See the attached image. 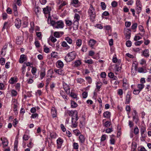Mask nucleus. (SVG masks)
I'll list each match as a JSON object with an SVG mask.
<instances>
[{
	"instance_id": "obj_1",
	"label": "nucleus",
	"mask_w": 151,
	"mask_h": 151,
	"mask_svg": "<svg viewBox=\"0 0 151 151\" xmlns=\"http://www.w3.org/2000/svg\"><path fill=\"white\" fill-rule=\"evenodd\" d=\"M76 55V53L74 51L69 53L65 57V60L67 62H70L75 58Z\"/></svg>"
},
{
	"instance_id": "obj_2",
	"label": "nucleus",
	"mask_w": 151,
	"mask_h": 151,
	"mask_svg": "<svg viewBox=\"0 0 151 151\" xmlns=\"http://www.w3.org/2000/svg\"><path fill=\"white\" fill-rule=\"evenodd\" d=\"M88 12L91 19H94L96 16L95 9L92 5H91L88 10Z\"/></svg>"
},
{
	"instance_id": "obj_3",
	"label": "nucleus",
	"mask_w": 151,
	"mask_h": 151,
	"mask_svg": "<svg viewBox=\"0 0 151 151\" xmlns=\"http://www.w3.org/2000/svg\"><path fill=\"white\" fill-rule=\"evenodd\" d=\"M67 113L69 116H72L71 118H73V120L75 119L76 120H78V112L76 110L68 111Z\"/></svg>"
},
{
	"instance_id": "obj_4",
	"label": "nucleus",
	"mask_w": 151,
	"mask_h": 151,
	"mask_svg": "<svg viewBox=\"0 0 151 151\" xmlns=\"http://www.w3.org/2000/svg\"><path fill=\"white\" fill-rule=\"evenodd\" d=\"M132 115L133 120L136 123H137L139 120V119L138 113L135 110L133 109L132 111Z\"/></svg>"
},
{
	"instance_id": "obj_5",
	"label": "nucleus",
	"mask_w": 151,
	"mask_h": 151,
	"mask_svg": "<svg viewBox=\"0 0 151 151\" xmlns=\"http://www.w3.org/2000/svg\"><path fill=\"white\" fill-rule=\"evenodd\" d=\"M63 86L67 94H69L70 93V88L69 85L65 83H63Z\"/></svg>"
},
{
	"instance_id": "obj_6",
	"label": "nucleus",
	"mask_w": 151,
	"mask_h": 151,
	"mask_svg": "<svg viewBox=\"0 0 151 151\" xmlns=\"http://www.w3.org/2000/svg\"><path fill=\"white\" fill-rule=\"evenodd\" d=\"M63 141V139L60 137H59L57 139V149L61 148Z\"/></svg>"
},
{
	"instance_id": "obj_7",
	"label": "nucleus",
	"mask_w": 151,
	"mask_h": 151,
	"mask_svg": "<svg viewBox=\"0 0 151 151\" xmlns=\"http://www.w3.org/2000/svg\"><path fill=\"white\" fill-rule=\"evenodd\" d=\"M131 96L130 93L128 92L126 96L125 104H129L130 102Z\"/></svg>"
},
{
	"instance_id": "obj_8",
	"label": "nucleus",
	"mask_w": 151,
	"mask_h": 151,
	"mask_svg": "<svg viewBox=\"0 0 151 151\" xmlns=\"http://www.w3.org/2000/svg\"><path fill=\"white\" fill-rule=\"evenodd\" d=\"M21 25V20L19 18H17L15 20V25L17 28H19Z\"/></svg>"
},
{
	"instance_id": "obj_9",
	"label": "nucleus",
	"mask_w": 151,
	"mask_h": 151,
	"mask_svg": "<svg viewBox=\"0 0 151 151\" xmlns=\"http://www.w3.org/2000/svg\"><path fill=\"white\" fill-rule=\"evenodd\" d=\"M64 26V22L62 20L57 21V29H63Z\"/></svg>"
},
{
	"instance_id": "obj_10",
	"label": "nucleus",
	"mask_w": 151,
	"mask_h": 151,
	"mask_svg": "<svg viewBox=\"0 0 151 151\" xmlns=\"http://www.w3.org/2000/svg\"><path fill=\"white\" fill-rule=\"evenodd\" d=\"M54 36L55 37H57V32H54L53 36L52 34L49 38V39L53 42H55L56 41V39L55 38Z\"/></svg>"
},
{
	"instance_id": "obj_11",
	"label": "nucleus",
	"mask_w": 151,
	"mask_h": 151,
	"mask_svg": "<svg viewBox=\"0 0 151 151\" xmlns=\"http://www.w3.org/2000/svg\"><path fill=\"white\" fill-rule=\"evenodd\" d=\"M1 140L2 141V143L3 145V147L4 148L5 147L7 146L8 145V140L6 139L5 138H1Z\"/></svg>"
},
{
	"instance_id": "obj_12",
	"label": "nucleus",
	"mask_w": 151,
	"mask_h": 151,
	"mask_svg": "<svg viewBox=\"0 0 151 151\" xmlns=\"http://www.w3.org/2000/svg\"><path fill=\"white\" fill-rule=\"evenodd\" d=\"M27 58L25 55L23 54L20 56L19 62L21 63H23L24 61L27 60Z\"/></svg>"
},
{
	"instance_id": "obj_13",
	"label": "nucleus",
	"mask_w": 151,
	"mask_h": 151,
	"mask_svg": "<svg viewBox=\"0 0 151 151\" xmlns=\"http://www.w3.org/2000/svg\"><path fill=\"white\" fill-rule=\"evenodd\" d=\"M96 43V41L93 39H91L88 42V45L91 47L93 48L94 45Z\"/></svg>"
},
{
	"instance_id": "obj_14",
	"label": "nucleus",
	"mask_w": 151,
	"mask_h": 151,
	"mask_svg": "<svg viewBox=\"0 0 151 151\" xmlns=\"http://www.w3.org/2000/svg\"><path fill=\"white\" fill-rule=\"evenodd\" d=\"M76 119L73 120V118H71L72 125L71 127L72 128H76L78 126V122Z\"/></svg>"
},
{
	"instance_id": "obj_15",
	"label": "nucleus",
	"mask_w": 151,
	"mask_h": 151,
	"mask_svg": "<svg viewBox=\"0 0 151 151\" xmlns=\"http://www.w3.org/2000/svg\"><path fill=\"white\" fill-rule=\"evenodd\" d=\"M17 81V78L16 77H13L11 78L9 82L11 84H13L16 83Z\"/></svg>"
},
{
	"instance_id": "obj_16",
	"label": "nucleus",
	"mask_w": 151,
	"mask_h": 151,
	"mask_svg": "<svg viewBox=\"0 0 151 151\" xmlns=\"http://www.w3.org/2000/svg\"><path fill=\"white\" fill-rule=\"evenodd\" d=\"M79 24V22H78L74 21V22H73V27L74 30H77L78 29Z\"/></svg>"
},
{
	"instance_id": "obj_17",
	"label": "nucleus",
	"mask_w": 151,
	"mask_h": 151,
	"mask_svg": "<svg viewBox=\"0 0 151 151\" xmlns=\"http://www.w3.org/2000/svg\"><path fill=\"white\" fill-rule=\"evenodd\" d=\"M50 11V8L48 6H47L46 7L44 8L43 9V12L45 14H49Z\"/></svg>"
},
{
	"instance_id": "obj_18",
	"label": "nucleus",
	"mask_w": 151,
	"mask_h": 151,
	"mask_svg": "<svg viewBox=\"0 0 151 151\" xmlns=\"http://www.w3.org/2000/svg\"><path fill=\"white\" fill-rule=\"evenodd\" d=\"M51 114L52 117L53 118L56 117L57 116V112L55 108L54 107H52L51 109Z\"/></svg>"
},
{
	"instance_id": "obj_19",
	"label": "nucleus",
	"mask_w": 151,
	"mask_h": 151,
	"mask_svg": "<svg viewBox=\"0 0 151 151\" xmlns=\"http://www.w3.org/2000/svg\"><path fill=\"white\" fill-rule=\"evenodd\" d=\"M22 42V39L21 37H18L16 38V43L17 44L20 45Z\"/></svg>"
},
{
	"instance_id": "obj_20",
	"label": "nucleus",
	"mask_w": 151,
	"mask_h": 151,
	"mask_svg": "<svg viewBox=\"0 0 151 151\" xmlns=\"http://www.w3.org/2000/svg\"><path fill=\"white\" fill-rule=\"evenodd\" d=\"M149 51L148 49H145L143 52V55L146 58H148L149 57Z\"/></svg>"
},
{
	"instance_id": "obj_21",
	"label": "nucleus",
	"mask_w": 151,
	"mask_h": 151,
	"mask_svg": "<svg viewBox=\"0 0 151 151\" xmlns=\"http://www.w3.org/2000/svg\"><path fill=\"white\" fill-rule=\"evenodd\" d=\"M111 113L109 111H106L103 113L104 116L107 118H110L111 116Z\"/></svg>"
},
{
	"instance_id": "obj_22",
	"label": "nucleus",
	"mask_w": 151,
	"mask_h": 151,
	"mask_svg": "<svg viewBox=\"0 0 151 151\" xmlns=\"http://www.w3.org/2000/svg\"><path fill=\"white\" fill-rule=\"evenodd\" d=\"M79 142L81 143H83L85 142V138L84 136L82 134L80 135L79 137Z\"/></svg>"
},
{
	"instance_id": "obj_23",
	"label": "nucleus",
	"mask_w": 151,
	"mask_h": 151,
	"mask_svg": "<svg viewBox=\"0 0 151 151\" xmlns=\"http://www.w3.org/2000/svg\"><path fill=\"white\" fill-rule=\"evenodd\" d=\"M80 18V17L79 15L77 13H75L74 17V21L79 22Z\"/></svg>"
},
{
	"instance_id": "obj_24",
	"label": "nucleus",
	"mask_w": 151,
	"mask_h": 151,
	"mask_svg": "<svg viewBox=\"0 0 151 151\" xmlns=\"http://www.w3.org/2000/svg\"><path fill=\"white\" fill-rule=\"evenodd\" d=\"M65 21V23L67 26H70L72 25L73 23L71 20L66 19Z\"/></svg>"
},
{
	"instance_id": "obj_25",
	"label": "nucleus",
	"mask_w": 151,
	"mask_h": 151,
	"mask_svg": "<svg viewBox=\"0 0 151 151\" xmlns=\"http://www.w3.org/2000/svg\"><path fill=\"white\" fill-rule=\"evenodd\" d=\"M53 71L52 70H50L48 71L47 73V77H50L52 78L53 77Z\"/></svg>"
},
{
	"instance_id": "obj_26",
	"label": "nucleus",
	"mask_w": 151,
	"mask_h": 151,
	"mask_svg": "<svg viewBox=\"0 0 151 151\" xmlns=\"http://www.w3.org/2000/svg\"><path fill=\"white\" fill-rule=\"evenodd\" d=\"M61 45L64 47H66L67 50L69 49L70 48V46L68 45L67 43L65 41H63L61 44Z\"/></svg>"
},
{
	"instance_id": "obj_27",
	"label": "nucleus",
	"mask_w": 151,
	"mask_h": 151,
	"mask_svg": "<svg viewBox=\"0 0 151 151\" xmlns=\"http://www.w3.org/2000/svg\"><path fill=\"white\" fill-rule=\"evenodd\" d=\"M57 63L58 65L59 68H62L63 67V63L61 60H59L57 61Z\"/></svg>"
},
{
	"instance_id": "obj_28",
	"label": "nucleus",
	"mask_w": 151,
	"mask_h": 151,
	"mask_svg": "<svg viewBox=\"0 0 151 151\" xmlns=\"http://www.w3.org/2000/svg\"><path fill=\"white\" fill-rule=\"evenodd\" d=\"M142 6H136L135 8L136 12L138 14H139L141 12L142 10Z\"/></svg>"
},
{
	"instance_id": "obj_29",
	"label": "nucleus",
	"mask_w": 151,
	"mask_h": 151,
	"mask_svg": "<svg viewBox=\"0 0 151 151\" xmlns=\"http://www.w3.org/2000/svg\"><path fill=\"white\" fill-rule=\"evenodd\" d=\"M60 93L61 95L62 96V97L64 99H66V100H67V96L65 95L64 92L63 91H60Z\"/></svg>"
},
{
	"instance_id": "obj_30",
	"label": "nucleus",
	"mask_w": 151,
	"mask_h": 151,
	"mask_svg": "<svg viewBox=\"0 0 151 151\" xmlns=\"http://www.w3.org/2000/svg\"><path fill=\"white\" fill-rule=\"evenodd\" d=\"M141 137H140V140L141 141H145V138L147 137L146 133H143L141 134Z\"/></svg>"
},
{
	"instance_id": "obj_31",
	"label": "nucleus",
	"mask_w": 151,
	"mask_h": 151,
	"mask_svg": "<svg viewBox=\"0 0 151 151\" xmlns=\"http://www.w3.org/2000/svg\"><path fill=\"white\" fill-rule=\"evenodd\" d=\"M88 49V47L86 45H83L82 48L81 49V51L83 52H86L87 51Z\"/></svg>"
},
{
	"instance_id": "obj_32",
	"label": "nucleus",
	"mask_w": 151,
	"mask_h": 151,
	"mask_svg": "<svg viewBox=\"0 0 151 151\" xmlns=\"http://www.w3.org/2000/svg\"><path fill=\"white\" fill-rule=\"evenodd\" d=\"M50 23L54 28H57V22H55L54 20H51L50 19Z\"/></svg>"
},
{
	"instance_id": "obj_33",
	"label": "nucleus",
	"mask_w": 151,
	"mask_h": 151,
	"mask_svg": "<svg viewBox=\"0 0 151 151\" xmlns=\"http://www.w3.org/2000/svg\"><path fill=\"white\" fill-rule=\"evenodd\" d=\"M17 93L14 90H12L11 91V95L12 96H17Z\"/></svg>"
},
{
	"instance_id": "obj_34",
	"label": "nucleus",
	"mask_w": 151,
	"mask_h": 151,
	"mask_svg": "<svg viewBox=\"0 0 151 151\" xmlns=\"http://www.w3.org/2000/svg\"><path fill=\"white\" fill-rule=\"evenodd\" d=\"M65 40L69 44H71L73 41L69 37H65Z\"/></svg>"
},
{
	"instance_id": "obj_35",
	"label": "nucleus",
	"mask_w": 151,
	"mask_h": 151,
	"mask_svg": "<svg viewBox=\"0 0 151 151\" xmlns=\"http://www.w3.org/2000/svg\"><path fill=\"white\" fill-rule=\"evenodd\" d=\"M71 106L72 108H75L78 105L77 104L73 101H71Z\"/></svg>"
},
{
	"instance_id": "obj_36",
	"label": "nucleus",
	"mask_w": 151,
	"mask_h": 151,
	"mask_svg": "<svg viewBox=\"0 0 151 151\" xmlns=\"http://www.w3.org/2000/svg\"><path fill=\"white\" fill-rule=\"evenodd\" d=\"M82 44V40L80 39H78L76 42V45L78 47L81 46Z\"/></svg>"
},
{
	"instance_id": "obj_37",
	"label": "nucleus",
	"mask_w": 151,
	"mask_h": 151,
	"mask_svg": "<svg viewBox=\"0 0 151 151\" xmlns=\"http://www.w3.org/2000/svg\"><path fill=\"white\" fill-rule=\"evenodd\" d=\"M73 133L76 136H78L81 134L80 131L78 129H76L73 131Z\"/></svg>"
},
{
	"instance_id": "obj_38",
	"label": "nucleus",
	"mask_w": 151,
	"mask_h": 151,
	"mask_svg": "<svg viewBox=\"0 0 151 151\" xmlns=\"http://www.w3.org/2000/svg\"><path fill=\"white\" fill-rule=\"evenodd\" d=\"M26 66L24 65H23L21 68L22 73L23 75H24L26 71Z\"/></svg>"
},
{
	"instance_id": "obj_39",
	"label": "nucleus",
	"mask_w": 151,
	"mask_h": 151,
	"mask_svg": "<svg viewBox=\"0 0 151 151\" xmlns=\"http://www.w3.org/2000/svg\"><path fill=\"white\" fill-rule=\"evenodd\" d=\"M101 6L103 10H104L106 9V5L104 2H102L101 3Z\"/></svg>"
},
{
	"instance_id": "obj_40",
	"label": "nucleus",
	"mask_w": 151,
	"mask_h": 151,
	"mask_svg": "<svg viewBox=\"0 0 151 151\" xmlns=\"http://www.w3.org/2000/svg\"><path fill=\"white\" fill-rule=\"evenodd\" d=\"M144 86L143 84H139L137 85V87L140 91L144 88Z\"/></svg>"
},
{
	"instance_id": "obj_41",
	"label": "nucleus",
	"mask_w": 151,
	"mask_h": 151,
	"mask_svg": "<svg viewBox=\"0 0 151 151\" xmlns=\"http://www.w3.org/2000/svg\"><path fill=\"white\" fill-rule=\"evenodd\" d=\"M146 131L145 127L143 126H142L141 127L140 129V133L141 134H143L145 133V132Z\"/></svg>"
},
{
	"instance_id": "obj_42",
	"label": "nucleus",
	"mask_w": 151,
	"mask_h": 151,
	"mask_svg": "<svg viewBox=\"0 0 151 151\" xmlns=\"http://www.w3.org/2000/svg\"><path fill=\"white\" fill-rule=\"evenodd\" d=\"M69 94L71 97L74 99H76L77 97V95L75 93L71 92Z\"/></svg>"
},
{
	"instance_id": "obj_43",
	"label": "nucleus",
	"mask_w": 151,
	"mask_h": 151,
	"mask_svg": "<svg viewBox=\"0 0 151 151\" xmlns=\"http://www.w3.org/2000/svg\"><path fill=\"white\" fill-rule=\"evenodd\" d=\"M134 132L136 135L138 134L139 133V130L137 126L134 129Z\"/></svg>"
},
{
	"instance_id": "obj_44",
	"label": "nucleus",
	"mask_w": 151,
	"mask_h": 151,
	"mask_svg": "<svg viewBox=\"0 0 151 151\" xmlns=\"http://www.w3.org/2000/svg\"><path fill=\"white\" fill-rule=\"evenodd\" d=\"M84 62L86 63H88L89 64H91L93 63V60L91 59L88 60H85L84 61Z\"/></svg>"
},
{
	"instance_id": "obj_45",
	"label": "nucleus",
	"mask_w": 151,
	"mask_h": 151,
	"mask_svg": "<svg viewBox=\"0 0 151 151\" xmlns=\"http://www.w3.org/2000/svg\"><path fill=\"white\" fill-rule=\"evenodd\" d=\"M81 64V62L80 60H76L75 62V65L77 66H78L80 65Z\"/></svg>"
},
{
	"instance_id": "obj_46",
	"label": "nucleus",
	"mask_w": 151,
	"mask_h": 151,
	"mask_svg": "<svg viewBox=\"0 0 151 151\" xmlns=\"http://www.w3.org/2000/svg\"><path fill=\"white\" fill-rule=\"evenodd\" d=\"M111 124V122L108 121H106L104 124V126L106 127H109Z\"/></svg>"
},
{
	"instance_id": "obj_47",
	"label": "nucleus",
	"mask_w": 151,
	"mask_h": 151,
	"mask_svg": "<svg viewBox=\"0 0 151 151\" xmlns=\"http://www.w3.org/2000/svg\"><path fill=\"white\" fill-rule=\"evenodd\" d=\"M5 60L4 58H1L0 59V63L2 65H3L5 63Z\"/></svg>"
},
{
	"instance_id": "obj_48",
	"label": "nucleus",
	"mask_w": 151,
	"mask_h": 151,
	"mask_svg": "<svg viewBox=\"0 0 151 151\" xmlns=\"http://www.w3.org/2000/svg\"><path fill=\"white\" fill-rule=\"evenodd\" d=\"M84 81V80L82 78H78L77 79V83H79L80 84L82 83Z\"/></svg>"
},
{
	"instance_id": "obj_49",
	"label": "nucleus",
	"mask_w": 151,
	"mask_h": 151,
	"mask_svg": "<svg viewBox=\"0 0 151 151\" xmlns=\"http://www.w3.org/2000/svg\"><path fill=\"white\" fill-rule=\"evenodd\" d=\"M45 72H41L40 75V79H42L45 76Z\"/></svg>"
},
{
	"instance_id": "obj_50",
	"label": "nucleus",
	"mask_w": 151,
	"mask_h": 151,
	"mask_svg": "<svg viewBox=\"0 0 151 151\" xmlns=\"http://www.w3.org/2000/svg\"><path fill=\"white\" fill-rule=\"evenodd\" d=\"M143 42L142 41H139L135 42L134 44L136 46H139Z\"/></svg>"
},
{
	"instance_id": "obj_51",
	"label": "nucleus",
	"mask_w": 151,
	"mask_h": 151,
	"mask_svg": "<svg viewBox=\"0 0 151 151\" xmlns=\"http://www.w3.org/2000/svg\"><path fill=\"white\" fill-rule=\"evenodd\" d=\"M111 5L113 7H115L117 6V3L115 1H114L112 2Z\"/></svg>"
},
{
	"instance_id": "obj_52",
	"label": "nucleus",
	"mask_w": 151,
	"mask_h": 151,
	"mask_svg": "<svg viewBox=\"0 0 151 151\" xmlns=\"http://www.w3.org/2000/svg\"><path fill=\"white\" fill-rule=\"evenodd\" d=\"M126 45L127 47H130L132 45V42L130 40L127 41L126 42Z\"/></svg>"
},
{
	"instance_id": "obj_53",
	"label": "nucleus",
	"mask_w": 151,
	"mask_h": 151,
	"mask_svg": "<svg viewBox=\"0 0 151 151\" xmlns=\"http://www.w3.org/2000/svg\"><path fill=\"white\" fill-rule=\"evenodd\" d=\"M63 34V32H57V38L61 37Z\"/></svg>"
},
{
	"instance_id": "obj_54",
	"label": "nucleus",
	"mask_w": 151,
	"mask_h": 151,
	"mask_svg": "<svg viewBox=\"0 0 151 151\" xmlns=\"http://www.w3.org/2000/svg\"><path fill=\"white\" fill-rule=\"evenodd\" d=\"M50 135L51 137L52 138H54V139L56 138V136H57L56 133H53V132L51 133L50 134Z\"/></svg>"
},
{
	"instance_id": "obj_55",
	"label": "nucleus",
	"mask_w": 151,
	"mask_h": 151,
	"mask_svg": "<svg viewBox=\"0 0 151 151\" xmlns=\"http://www.w3.org/2000/svg\"><path fill=\"white\" fill-rule=\"evenodd\" d=\"M145 70L142 68H139L138 69V71L139 73H145Z\"/></svg>"
},
{
	"instance_id": "obj_56",
	"label": "nucleus",
	"mask_w": 151,
	"mask_h": 151,
	"mask_svg": "<svg viewBox=\"0 0 151 151\" xmlns=\"http://www.w3.org/2000/svg\"><path fill=\"white\" fill-rule=\"evenodd\" d=\"M137 23H134L132 24L131 28L133 29H135L137 28Z\"/></svg>"
},
{
	"instance_id": "obj_57",
	"label": "nucleus",
	"mask_w": 151,
	"mask_h": 151,
	"mask_svg": "<svg viewBox=\"0 0 151 151\" xmlns=\"http://www.w3.org/2000/svg\"><path fill=\"white\" fill-rule=\"evenodd\" d=\"M32 69L31 70V72L32 74L33 75H35V73L36 72L37 69L35 68V67H32Z\"/></svg>"
},
{
	"instance_id": "obj_58",
	"label": "nucleus",
	"mask_w": 151,
	"mask_h": 151,
	"mask_svg": "<svg viewBox=\"0 0 151 151\" xmlns=\"http://www.w3.org/2000/svg\"><path fill=\"white\" fill-rule=\"evenodd\" d=\"M6 50H3V49H2L0 56H4L6 55Z\"/></svg>"
},
{
	"instance_id": "obj_59",
	"label": "nucleus",
	"mask_w": 151,
	"mask_h": 151,
	"mask_svg": "<svg viewBox=\"0 0 151 151\" xmlns=\"http://www.w3.org/2000/svg\"><path fill=\"white\" fill-rule=\"evenodd\" d=\"M126 111L128 112V115L129 113L131 111V108L129 106H127L125 108Z\"/></svg>"
},
{
	"instance_id": "obj_60",
	"label": "nucleus",
	"mask_w": 151,
	"mask_h": 151,
	"mask_svg": "<svg viewBox=\"0 0 151 151\" xmlns=\"http://www.w3.org/2000/svg\"><path fill=\"white\" fill-rule=\"evenodd\" d=\"M86 79L88 81L89 84H91L92 83V80L91 78L90 77H88L86 78Z\"/></svg>"
},
{
	"instance_id": "obj_61",
	"label": "nucleus",
	"mask_w": 151,
	"mask_h": 151,
	"mask_svg": "<svg viewBox=\"0 0 151 151\" xmlns=\"http://www.w3.org/2000/svg\"><path fill=\"white\" fill-rule=\"evenodd\" d=\"M29 138V136L26 134H24L23 137V139L24 140H27Z\"/></svg>"
},
{
	"instance_id": "obj_62",
	"label": "nucleus",
	"mask_w": 151,
	"mask_h": 151,
	"mask_svg": "<svg viewBox=\"0 0 151 151\" xmlns=\"http://www.w3.org/2000/svg\"><path fill=\"white\" fill-rule=\"evenodd\" d=\"M74 148L75 149H78V143L74 142L73 144Z\"/></svg>"
},
{
	"instance_id": "obj_63",
	"label": "nucleus",
	"mask_w": 151,
	"mask_h": 151,
	"mask_svg": "<svg viewBox=\"0 0 151 151\" xmlns=\"http://www.w3.org/2000/svg\"><path fill=\"white\" fill-rule=\"evenodd\" d=\"M18 121L17 119H15L13 122V125L14 127H16L17 124L18 123Z\"/></svg>"
},
{
	"instance_id": "obj_64",
	"label": "nucleus",
	"mask_w": 151,
	"mask_h": 151,
	"mask_svg": "<svg viewBox=\"0 0 151 151\" xmlns=\"http://www.w3.org/2000/svg\"><path fill=\"white\" fill-rule=\"evenodd\" d=\"M79 2L78 0H72L71 4H78Z\"/></svg>"
}]
</instances>
